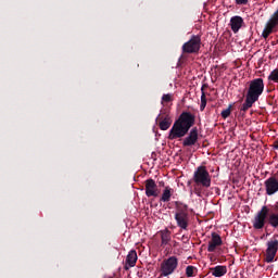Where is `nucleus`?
<instances>
[{
  "mask_svg": "<svg viewBox=\"0 0 278 278\" xmlns=\"http://www.w3.org/2000/svg\"><path fill=\"white\" fill-rule=\"evenodd\" d=\"M197 117L190 112H182L179 117L174 122L169 134L168 140H177L188 136V131L194 127Z\"/></svg>",
  "mask_w": 278,
  "mask_h": 278,
  "instance_id": "1",
  "label": "nucleus"
},
{
  "mask_svg": "<svg viewBox=\"0 0 278 278\" xmlns=\"http://www.w3.org/2000/svg\"><path fill=\"white\" fill-rule=\"evenodd\" d=\"M267 223L274 229H278V202L271 206V212L270 214L268 213Z\"/></svg>",
  "mask_w": 278,
  "mask_h": 278,
  "instance_id": "14",
  "label": "nucleus"
},
{
  "mask_svg": "<svg viewBox=\"0 0 278 278\" xmlns=\"http://www.w3.org/2000/svg\"><path fill=\"white\" fill-rule=\"evenodd\" d=\"M197 273H199V269L195 266L189 265L186 267V277H197Z\"/></svg>",
  "mask_w": 278,
  "mask_h": 278,
  "instance_id": "23",
  "label": "nucleus"
},
{
  "mask_svg": "<svg viewBox=\"0 0 278 278\" xmlns=\"http://www.w3.org/2000/svg\"><path fill=\"white\" fill-rule=\"evenodd\" d=\"M198 197H200L199 192H195Z\"/></svg>",
  "mask_w": 278,
  "mask_h": 278,
  "instance_id": "30",
  "label": "nucleus"
},
{
  "mask_svg": "<svg viewBox=\"0 0 278 278\" xmlns=\"http://www.w3.org/2000/svg\"><path fill=\"white\" fill-rule=\"evenodd\" d=\"M181 49L182 53H199L201 51V35H192Z\"/></svg>",
  "mask_w": 278,
  "mask_h": 278,
  "instance_id": "7",
  "label": "nucleus"
},
{
  "mask_svg": "<svg viewBox=\"0 0 278 278\" xmlns=\"http://www.w3.org/2000/svg\"><path fill=\"white\" fill-rule=\"evenodd\" d=\"M237 5H247L249 0H236Z\"/></svg>",
  "mask_w": 278,
  "mask_h": 278,
  "instance_id": "27",
  "label": "nucleus"
},
{
  "mask_svg": "<svg viewBox=\"0 0 278 278\" xmlns=\"http://www.w3.org/2000/svg\"><path fill=\"white\" fill-rule=\"evenodd\" d=\"M265 190L268 197H273L278 192V177L277 175L270 176L265 180Z\"/></svg>",
  "mask_w": 278,
  "mask_h": 278,
  "instance_id": "12",
  "label": "nucleus"
},
{
  "mask_svg": "<svg viewBox=\"0 0 278 278\" xmlns=\"http://www.w3.org/2000/svg\"><path fill=\"white\" fill-rule=\"evenodd\" d=\"M177 266H179V260H177V256L165 258L161 263V277H168L169 275H173V273L177 270Z\"/></svg>",
  "mask_w": 278,
  "mask_h": 278,
  "instance_id": "6",
  "label": "nucleus"
},
{
  "mask_svg": "<svg viewBox=\"0 0 278 278\" xmlns=\"http://www.w3.org/2000/svg\"><path fill=\"white\" fill-rule=\"evenodd\" d=\"M257 101L253 100L252 98H249L245 96V101L241 106V112H247L250 108H253V104L256 103Z\"/></svg>",
  "mask_w": 278,
  "mask_h": 278,
  "instance_id": "22",
  "label": "nucleus"
},
{
  "mask_svg": "<svg viewBox=\"0 0 278 278\" xmlns=\"http://www.w3.org/2000/svg\"><path fill=\"white\" fill-rule=\"evenodd\" d=\"M275 149H278V143H277V144H275Z\"/></svg>",
  "mask_w": 278,
  "mask_h": 278,
  "instance_id": "29",
  "label": "nucleus"
},
{
  "mask_svg": "<svg viewBox=\"0 0 278 278\" xmlns=\"http://www.w3.org/2000/svg\"><path fill=\"white\" fill-rule=\"evenodd\" d=\"M159 186L160 188H166V184L164 182V180L159 181Z\"/></svg>",
  "mask_w": 278,
  "mask_h": 278,
  "instance_id": "28",
  "label": "nucleus"
},
{
  "mask_svg": "<svg viewBox=\"0 0 278 278\" xmlns=\"http://www.w3.org/2000/svg\"><path fill=\"white\" fill-rule=\"evenodd\" d=\"M156 123H159V127L162 131L170 129V125H173V119L170 118V113L168 112V110H161V113L156 117Z\"/></svg>",
  "mask_w": 278,
  "mask_h": 278,
  "instance_id": "10",
  "label": "nucleus"
},
{
  "mask_svg": "<svg viewBox=\"0 0 278 278\" xmlns=\"http://www.w3.org/2000/svg\"><path fill=\"white\" fill-rule=\"evenodd\" d=\"M161 247H166V244H168V242H170V230L165 229V230H161Z\"/></svg>",
  "mask_w": 278,
  "mask_h": 278,
  "instance_id": "20",
  "label": "nucleus"
},
{
  "mask_svg": "<svg viewBox=\"0 0 278 278\" xmlns=\"http://www.w3.org/2000/svg\"><path fill=\"white\" fill-rule=\"evenodd\" d=\"M244 25V20L240 15H235L230 18V27L233 34H238L240 28Z\"/></svg>",
  "mask_w": 278,
  "mask_h": 278,
  "instance_id": "16",
  "label": "nucleus"
},
{
  "mask_svg": "<svg viewBox=\"0 0 278 278\" xmlns=\"http://www.w3.org/2000/svg\"><path fill=\"white\" fill-rule=\"evenodd\" d=\"M266 247L265 262H267V264H273V262H275V257L277 256L278 240L276 238L268 240Z\"/></svg>",
  "mask_w": 278,
  "mask_h": 278,
  "instance_id": "9",
  "label": "nucleus"
},
{
  "mask_svg": "<svg viewBox=\"0 0 278 278\" xmlns=\"http://www.w3.org/2000/svg\"><path fill=\"white\" fill-rule=\"evenodd\" d=\"M268 81H274L275 84H278V68L270 72L268 76Z\"/></svg>",
  "mask_w": 278,
  "mask_h": 278,
  "instance_id": "24",
  "label": "nucleus"
},
{
  "mask_svg": "<svg viewBox=\"0 0 278 278\" xmlns=\"http://www.w3.org/2000/svg\"><path fill=\"white\" fill-rule=\"evenodd\" d=\"M192 179L195 186H200L201 188H211L212 186V175H210L207 167L204 165L197 167Z\"/></svg>",
  "mask_w": 278,
  "mask_h": 278,
  "instance_id": "3",
  "label": "nucleus"
},
{
  "mask_svg": "<svg viewBox=\"0 0 278 278\" xmlns=\"http://www.w3.org/2000/svg\"><path fill=\"white\" fill-rule=\"evenodd\" d=\"M278 29V7L277 10L270 15L267 21L265 28L263 29L262 36L266 40L270 34H275Z\"/></svg>",
  "mask_w": 278,
  "mask_h": 278,
  "instance_id": "8",
  "label": "nucleus"
},
{
  "mask_svg": "<svg viewBox=\"0 0 278 278\" xmlns=\"http://www.w3.org/2000/svg\"><path fill=\"white\" fill-rule=\"evenodd\" d=\"M205 88H208L207 84L202 85L201 87V104H200V111L203 112L207 105V98L205 97Z\"/></svg>",
  "mask_w": 278,
  "mask_h": 278,
  "instance_id": "21",
  "label": "nucleus"
},
{
  "mask_svg": "<svg viewBox=\"0 0 278 278\" xmlns=\"http://www.w3.org/2000/svg\"><path fill=\"white\" fill-rule=\"evenodd\" d=\"M222 244H223V239L220 238V235L216 232H212V238L207 247L208 253H214V251H216V248L220 247Z\"/></svg>",
  "mask_w": 278,
  "mask_h": 278,
  "instance_id": "15",
  "label": "nucleus"
},
{
  "mask_svg": "<svg viewBox=\"0 0 278 278\" xmlns=\"http://www.w3.org/2000/svg\"><path fill=\"white\" fill-rule=\"evenodd\" d=\"M137 262H138V253L136 252V250H131L126 256L125 270H129V268H134Z\"/></svg>",
  "mask_w": 278,
  "mask_h": 278,
  "instance_id": "17",
  "label": "nucleus"
},
{
  "mask_svg": "<svg viewBox=\"0 0 278 278\" xmlns=\"http://www.w3.org/2000/svg\"><path fill=\"white\" fill-rule=\"evenodd\" d=\"M264 94V79L263 78H254L249 83V88L245 97L260 101V97Z\"/></svg>",
  "mask_w": 278,
  "mask_h": 278,
  "instance_id": "4",
  "label": "nucleus"
},
{
  "mask_svg": "<svg viewBox=\"0 0 278 278\" xmlns=\"http://www.w3.org/2000/svg\"><path fill=\"white\" fill-rule=\"evenodd\" d=\"M233 108L232 104H229L226 110H223L220 113L222 118H229L231 116V109Z\"/></svg>",
  "mask_w": 278,
  "mask_h": 278,
  "instance_id": "25",
  "label": "nucleus"
},
{
  "mask_svg": "<svg viewBox=\"0 0 278 278\" xmlns=\"http://www.w3.org/2000/svg\"><path fill=\"white\" fill-rule=\"evenodd\" d=\"M170 101H173V94L170 93H166L162 96V104L164 103H170Z\"/></svg>",
  "mask_w": 278,
  "mask_h": 278,
  "instance_id": "26",
  "label": "nucleus"
},
{
  "mask_svg": "<svg viewBox=\"0 0 278 278\" xmlns=\"http://www.w3.org/2000/svg\"><path fill=\"white\" fill-rule=\"evenodd\" d=\"M175 220L177 223V227L184 231H188V227L190 226V213H188L187 204L176 202Z\"/></svg>",
  "mask_w": 278,
  "mask_h": 278,
  "instance_id": "2",
  "label": "nucleus"
},
{
  "mask_svg": "<svg viewBox=\"0 0 278 278\" xmlns=\"http://www.w3.org/2000/svg\"><path fill=\"white\" fill-rule=\"evenodd\" d=\"M146 197L157 199L160 197V189L153 178H149L144 181Z\"/></svg>",
  "mask_w": 278,
  "mask_h": 278,
  "instance_id": "11",
  "label": "nucleus"
},
{
  "mask_svg": "<svg viewBox=\"0 0 278 278\" xmlns=\"http://www.w3.org/2000/svg\"><path fill=\"white\" fill-rule=\"evenodd\" d=\"M199 142V128L193 127L182 140V147H194Z\"/></svg>",
  "mask_w": 278,
  "mask_h": 278,
  "instance_id": "13",
  "label": "nucleus"
},
{
  "mask_svg": "<svg viewBox=\"0 0 278 278\" xmlns=\"http://www.w3.org/2000/svg\"><path fill=\"white\" fill-rule=\"evenodd\" d=\"M213 277H225L227 275V266L217 265L215 267L210 268Z\"/></svg>",
  "mask_w": 278,
  "mask_h": 278,
  "instance_id": "19",
  "label": "nucleus"
},
{
  "mask_svg": "<svg viewBox=\"0 0 278 278\" xmlns=\"http://www.w3.org/2000/svg\"><path fill=\"white\" fill-rule=\"evenodd\" d=\"M175 194V189L170 188V186H166L163 189L162 195L160 198L161 203H168L170 201V198Z\"/></svg>",
  "mask_w": 278,
  "mask_h": 278,
  "instance_id": "18",
  "label": "nucleus"
},
{
  "mask_svg": "<svg viewBox=\"0 0 278 278\" xmlns=\"http://www.w3.org/2000/svg\"><path fill=\"white\" fill-rule=\"evenodd\" d=\"M268 214H270V208L266 205L262 206L252 219L253 228L260 231V229L266 227V223H268Z\"/></svg>",
  "mask_w": 278,
  "mask_h": 278,
  "instance_id": "5",
  "label": "nucleus"
}]
</instances>
